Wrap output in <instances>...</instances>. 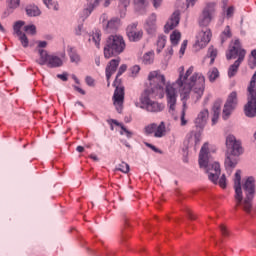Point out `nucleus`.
Masks as SVG:
<instances>
[{
  "mask_svg": "<svg viewBox=\"0 0 256 256\" xmlns=\"http://www.w3.org/2000/svg\"><path fill=\"white\" fill-rule=\"evenodd\" d=\"M185 67L179 68V77L176 80V85L179 87L180 97L183 100V107H187V99L192 95L195 101H199L203 94L205 93V76L201 73H194V68L191 66L187 69L186 73Z\"/></svg>",
  "mask_w": 256,
  "mask_h": 256,
  "instance_id": "obj_1",
  "label": "nucleus"
},
{
  "mask_svg": "<svg viewBox=\"0 0 256 256\" xmlns=\"http://www.w3.org/2000/svg\"><path fill=\"white\" fill-rule=\"evenodd\" d=\"M234 189L235 208L251 213L255 198V178L248 177L241 188V170H237L234 175Z\"/></svg>",
  "mask_w": 256,
  "mask_h": 256,
  "instance_id": "obj_2",
  "label": "nucleus"
},
{
  "mask_svg": "<svg viewBox=\"0 0 256 256\" xmlns=\"http://www.w3.org/2000/svg\"><path fill=\"white\" fill-rule=\"evenodd\" d=\"M198 161L200 168L205 169L208 174L209 181L214 183V185L218 184L221 189L227 188V177L225 174H222L219 179V175H221V165L219 162H213V158L209 153V143H204L201 147Z\"/></svg>",
  "mask_w": 256,
  "mask_h": 256,
  "instance_id": "obj_3",
  "label": "nucleus"
},
{
  "mask_svg": "<svg viewBox=\"0 0 256 256\" xmlns=\"http://www.w3.org/2000/svg\"><path fill=\"white\" fill-rule=\"evenodd\" d=\"M245 55L247 51L243 49L241 41L239 39H234L230 42L228 51L226 52V59L231 61V59H237L228 69V77H235L239 71L241 63L245 61Z\"/></svg>",
  "mask_w": 256,
  "mask_h": 256,
  "instance_id": "obj_4",
  "label": "nucleus"
},
{
  "mask_svg": "<svg viewBox=\"0 0 256 256\" xmlns=\"http://www.w3.org/2000/svg\"><path fill=\"white\" fill-rule=\"evenodd\" d=\"M226 159L224 165L226 169H235L237 166V159L233 157H239L243 155V146H241V141L237 140L235 136L228 135L226 137Z\"/></svg>",
  "mask_w": 256,
  "mask_h": 256,
  "instance_id": "obj_5",
  "label": "nucleus"
},
{
  "mask_svg": "<svg viewBox=\"0 0 256 256\" xmlns=\"http://www.w3.org/2000/svg\"><path fill=\"white\" fill-rule=\"evenodd\" d=\"M127 44L125 39L121 35H111L106 40L104 46V57L105 59H111V57H117L125 51Z\"/></svg>",
  "mask_w": 256,
  "mask_h": 256,
  "instance_id": "obj_6",
  "label": "nucleus"
},
{
  "mask_svg": "<svg viewBox=\"0 0 256 256\" xmlns=\"http://www.w3.org/2000/svg\"><path fill=\"white\" fill-rule=\"evenodd\" d=\"M125 71H127V66L126 64H122L119 67L116 78L113 82V87L116 88L112 97V101L118 113L123 111V103H125V87L121 86V80L119 79V77L123 75Z\"/></svg>",
  "mask_w": 256,
  "mask_h": 256,
  "instance_id": "obj_7",
  "label": "nucleus"
},
{
  "mask_svg": "<svg viewBox=\"0 0 256 256\" xmlns=\"http://www.w3.org/2000/svg\"><path fill=\"white\" fill-rule=\"evenodd\" d=\"M217 11V3L208 2L205 4L202 12L198 17V24L200 27H209L213 19H215V13Z\"/></svg>",
  "mask_w": 256,
  "mask_h": 256,
  "instance_id": "obj_8",
  "label": "nucleus"
},
{
  "mask_svg": "<svg viewBox=\"0 0 256 256\" xmlns=\"http://www.w3.org/2000/svg\"><path fill=\"white\" fill-rule=\"evenodd\" d=\"M141 109H146L149 113H161L165 109V105L157 101L151 100L147 93H144L140 97Z\"/></svg>",
  "mask_w": 256,
  "mask_h": 256,
  "instance_id": "obj_9",
  "label": "nucleus"
},
{
  "mask_svg": "<svg viewBox=\"0 0 256 256\" xmlns=\"http://www.w3.org/2000/svg\"><path fill=\"white\" fill-rule=\"evenodd\" d=\"M152 93H161L165 87V76L159 71L150 72L148 75Z\"/></svg>",
  "mask_w": 256,
  "mask_h": 256,
  "instance_id": "obj_10",
  "label": "nucleus"
},
{
  "mask_svg": "<svg viewBox=\"0 0 256 256\" xmlns=\"http://www.w3.org/2000/svg\"><path fill=\"white\" fill-rule=\"evenodd\" d=\"M144 133L145 135H153L156 139H161V137L167 135V127L163 121L159 125L151 123L144 127Z\"/></svg>",
  "mask_w": 256,
  "mask_h": 256,
  "instance_id": "obj_11",
  "label": "nucleus"
},
{
  "mask_svg": "<svg viewBox=\"0 0 256 256\" xmlns=\"http://www.w3.org/2000/svg\"><path fill=\"white\" fill-rule=\"evenodd\" d=\"M211 37H213V34L211 33V29L209 28L203 29L196 36V43L194 47H196V49H205V47L209 45L211 41Z\"/></svg>",
  "mask_w": 256,
  "mask_h": 256,
  "instance_id": "obj_12",
  "label": "nucleus"
},
{
  "mask_svg": "<svg viewBox=\"0 0 256 256\" xmlns=\"http://www.w3.org/2000/svg\"><path fill=\"white\" fill-rule=\"evenodd\" d=\"M237 107V92H232L224 105L223 109V119L227 121L229 117H231V114L233 111H235V108Z\"/></svg>",
  "mask_w": 256,
  "mask_h": 256,
  "instance_id": "obj_13",
  "label": "nucleus"
},
{
  "mask_svg": "<svg viewBox=\"0 0 256 256\" xmlns=\"http://www.w3.org/2000/svg\"><path fill=\"white\" fill-rule=\"evenodd\" d=\"M177 89H175V84H167L166 85V99L167 106L170 111H175V107L177 105Z\"/></svg>",
  "mask_w": 256,
  "mask_h": 256,
  "instance_id": "obj_14",
  "label": "nucleus"
},
{
  "mask_svg": "<svg viewBox=\"0 0 256 256\" xmlns=\"http://www.w3.org/2000/svg\"><path fill=\"white\" fill-rule=\"evenodd\" d=\"M137 25V23H132L127 27L126 33L129 41L137 42L143 39V30L137 28Z\"/></svg>",
  "mask_w": 256,
  "mask_h": 256,
  "instance_id": "obj_15",
  "label": "nucleus"
},
{
  "mask_svg": "<svg viewBox=\"0 0 256 256\" xmlns=\"http://www.w3.org/2000/svg\"><path fill=\"white\" fill-rule=\"evenodd\" d=\"M119 63H121V58L112 59L106 66V79H107V87H111L110 79L117 71V67H119Z\"/></svg>",
  "mask_w": 256,
  "mask_h": 256,
  "instance_id": "obj_16",
  "label": "nucleus"
},
{
  "mask_svg": "<svg viewBox=\"0 0 256 256\" xmlns=\"http://www.w3.org/2000/svg\"><path fill=\"white\" fill-rule=\"evenodd\" d=\"M179 11H175L170 19L167 21L166 25L164 26L165 33H169V31H173L177 25H179Z\"/></svg>",
  "mask_w": 256,
  "mask_h": 256,
  "instance_id": "obj_17",
  "label": "nucleus"
},
{
  "mask_svg": "<svg viewBox=\"0 0 256 256\" xmlns=\"http://www.w3.org/2000/svg\"><path fill=\"white\" fill-rule=\"evenodd\" d=\"M209 119V110L204 109L200 111L197 118L195 119V125L196 127H199V129H203L205 125H207V120Z\"/></svg>",
  "mask_w": 256,
  "mask_h": 256,
  "instance_id": "obj_18",
  "label": "nucleus"
},
{
  "mask_svg": "<svg viewBox=\"0 0 256 256\" xmlns=\"http://www.w3.org/2000/svg\"><path fill=\"white\" fill-rule=\"evenodd\" d=\"M156 21L157 16L155 14H152L146 21L145 29L149 35H153L157 31V24H155Z\"/></svg>",
  "mask_w": 256,
  "mask_h": 256,
  "instance_id": "obj_19",
  "label": "nucleus"
},
{
  "mask_svg": "<svg viewBox=\"0 0 256 256\" xmlns=\"http://www.w3.org/2000/svg\"><path fill=\"white\" fill-rule=\"evenodd\" d=\"M68 56L70 57L71 63H81V55L77 52L74 47L68 46Z\"/></svg>",
  "mask_w": 256,
  "mask_h": 256,
  "instance_id": "obj_20",
  "label": "nucleus"
},
{
  "mask_svg": "<svg viewBox=\"0 0 256 256\" xmlns=\"http://www.w3.org/2000/svg\"><path fill=\"white\" fill-rule=\"evenodd\" d=\"M46 65H48V67H50L51 69L61 67L63 65V60H61L59 56L50 55Z\"/></svg>",
  "mask_w": 256,
  "mask_h": 256,
  "instance_id": "obj_21",
  "label": "nucleus"
},
{
  "mask_svg": "<svg viewBox=\"0 0 256 256\" xmlns=\"http://www.w3.org/2000/svg\"><path fill=\"white\" fill-rule=\"evenodd\" d=\"M108 123H113V125H116V127H120L122 131L120 132V135H125L128 139H131L133 137V132L129 131L122 123H119L115 119H111L108 121Z\"/></svg>",
  "mask_w": 256,
  "mask_h": 256,
  "instance_id": "obj_22",
  "label": "nucleus"
},
{
  "mask_svg": "<svg viewBox=\"0 0 256 256\" xmlns=\"http://www.w3.org/2000/svg\"><path fill=\"white\" fill-rule=\"evenodd\" d=\"M99 3H101V0H95L92 3H89L83 10L84 17H89V15L99 7Z\"/></svg>",
  "mask_w": 256,
  "mask_h": 256,
  "instance_id": "obj_23",
  "label": "nucleus"
},
{
  "mask_svg": "<svg viewBox=\"0 0 256 256\" xmlns=\"http://www.w3.org/2000/svg\"><path fill=\"white\" fill-rule=\"evenodd\" d=\"M38 54L40 57L38 60H36L38 65H47V63L49 61V57H51V55H49V53H47V50L38 49Z\"/></svg>",
  "mask_w": 256,
  "mask_h": 256,
  "instance_id": "obj_24",
  "label": "nucleus"
},
{
  "mask_svg": "<svg viewBox=\"0 0 256 256\" xmlns=\"http://www.w3.org/2000/svg\"><path fill=\"white\" fill-rule=\"evenodd\" d=\"M120 26H121V19L112 18L110 21L107 22L106 29H109L110 31H115L119 29Z\"/></svg>",
  "mask_w": 256,
  "mask_h": 256,
  "instance_id": "obj_25",
  "label": "nucleus"
},
{
  "mask_svg": "<svg viewBox=\"0 0 256 256\" xmlns=\"http://www.w3.org/2000/svg\"><path fill=\"white\" fill-rule=\"evenodd\" d=\"M89 41H92V43H94V45L99 49V46L101 45V31L96 30L93 32Z\"/></svg>",
  "mask_w": 256,
  "mask_h": 256,
  "instance_id": "obj_26",
  "label": "nucleus"
},
{
  "mask_svg": "<svg viewBox=\"0 0 256 256\" xmlns=\"http://www.w3.org/2000/svg\"><path fill=\"white\" fill-rule=\"evenodd\" d=\"M233 37V33L231 32V27L226 26L222 33L220 34L221 43H225L227 39H231Z\"/></svg>",
  "mask_w": 256,
  "mask_h": 256,
  "instance_id": "obj_27",
  "label": "nucleus"
},
{
  "mask_svg": "<svg viewBox=\"0 0 256 256\" xmlns=\"http://www.w3.org/2000/svg\"><path fill=\"white\" fill-rule=\"evenodd\" d=\"M217 49L213 46L208 48L207 56L206 58L210 59V65H213L215 63V59H217Z\"/></svg>",
  "mask_w": 256,
  "mask_h": 256,
  "instance_id": "obj_28",
  "label": "nucleus"
},
{
  "mask_svg": "<svg viewBox=\"0 0 256 256\" xmlns=\"http://www.w3.org/2000/svg\"><path fill=\"white\" fill-rule=\"evenodd\" d=\"M170 41L173 47L179 45V41H181V32L174 30L170 35Z\"/></svg>",
  "mask_w": 256,
  "mask_h": 256,
  "instance_id": "obj_29",
  "label": "nucleus"
},
{
  "mask_svg": "<svg viewBox=\"0 0 256 256\" xmlns=\"http://www.w3.org/2000/svg\"><path fill=\"white\" fill-rule=\"evenodd\" d=\"M26 13L28 17H39V15H41V11L37 6H28L26 8Z\"/></svg>",
  "mask_w": 256,
  "mask_h": 256,
  "instance_id": "obj_30",
  "label": "nucleus"
},
{
  "mask_svg": "<svg viewBox=\"0 0 256 256\" xmlns=\"http://www.w3.org/2000/svg\"><path fill=\"white\" fill-rule=\"evenodd\" d=\"M165 43H167V37L163 35L159 36L157 40V53L165 49Z\"/></svg>",
  "mask_w": 256,
  "mask_h": 256,
  "instance_id": "obj_31",
  "label": "nucleus"
},
{
  "mask_svg": "<svg viewBox=\"0 0 256 256\" xmlns=\"http://www.w3.org/2000/svg\"><path fill=\"white\" fill-rule=\"evenodd\" d=\"M155 59V53L153 52H147L146 54H144L143 56V63L145 65H151V63H153V60Z\"/></svg>",
  "mask_w": 256,
  "mask_h": 256,
  "instance_id": "obj_32",
  "label": "nucleus"
},
{
  "mask_svg": "<svg viewBox=\"0 0 256 256\" xmlns=\"http://www.w3.org/2000/svg\"><path fill=\"white\" fill-rule=\"evenodd\" d=\"M44 5L48 9H53L54 11H59V4L53 0H43Z\"/></svg>",
  "mask_w": 256,
  "mask_h": 256,
  "instance_id": "obj_33",
  "label": "nucleus"
},
{
  "mask_svg": "<svg viewBox=\"0 0 256 256\" xmlns=\"http://www.w3.org/2000/svg\"><path fill=\"white\" fill-rule=\"evenodd\" d=\"M217 77H219V70L217 68H212L211 70H209L208 72L209 81L213 83V81H215Z\"/></svg>",
  "mask_w": 256,
  "mask_h": 256,
  "instance_id": "obj_34",
  "label": "nucleus"
},
{
  "mask_svg": "<svg viewBox=\"0 0 256 256\" xmlns=\"http://www.w3.org/2000/svg\"><path fill=\"white\" fill-rule=\"evenodd\" d=\"M223 104V101L221 100H216L214 102V105L212 107V111L214 114L221 115V105Z\"/></svg>",
  "mask_w": 256,
  "mask_h": 256,
  "instance_id": "obj_35",
  "label": "nucleus"
},
{
  "mask_svg": "<svg viewBox=\"0 0 256 256\" xmlns=\"http://www.w3.org/2000/svg\"><path fill=\"white\" fill-rule=\"evenodd\" d=\"M116 171H121V173H129L130 171L129 164L125 162L120 163L116 168Z\"/></svg>",
  "mask_w": 256,
  "mask_h": 256,
  "instance_id": "obj_36",
  "label": "nucleus"
},
{
  "mask_svg": "<svg viewBox=\"0 0 256 256\" xmlns=\"http://www.w3.org/2000/svg\"><path fill=\"white\" fill-rule=\"evenodd\" d=\"M23 25H25V22L17 21L13 26L14 33H16L17 35L23 34V32H21V27H23Z\"/></svg>",
  "mask_w": 256,
  "mask_h": 256,
  "instance_id": "obj_37",
  "label": "nucleus"
},
{
  "mask_svg": "<svg viewBox=\"0 0 256 256\" xmlns=\"http://www.w3.org/2000/svg\"><path fill=\"white\" fill-rule=\"evenodd\" d=\"M18 37H19V41L23 47H25V48L29 47V38H27V35L22 33L21 35H18Z\"/></svg>",
  "mask_w": 256,
  "mask_h": 256,
  "instance_id": "obj_38",
  "label": "nucleus"
},
{
  "mask_svg": "<svg viewBox=\"0 0 256 256\" xmlns=\"http://www.w3.org/2000/svg\"><path fill=\"white\" fill-rule=\"evenodd\" d=\"M21 5V0H9L8 7L9 9H17Z\"/></svg>",
  "mask_w": 256,
  "mask_h": 256,
  "instance_id": "obj_39",
  "label": "nucleus"
},
{
  "mask_svg": "<svg viewBox=\"0 0 256 256\" xmlns=\"http://www.w3.org/2000/svg\"><path fill=\"white\" fill-rule=\"evenodd\" d=\"M24 31L30 33V35H35V33H37V27H35V25H27L24 27Z\"/></svg>",
  "mask_w": 256,
  "mask_h": 256,
  "instance_id": "obj_40",
  "label": "nucleus"
},
{
  "mask_svg": "<svg viewBox=\"0 0 256 256\" xmlns=\"http://www.w3.org/2000/svg\"><path fill=\"white\" fill-rule=\"evenodd\" d=\"M250 65H253V67H256V50L251 51V57L249 60Z\"/></svg>",
  "mask_w": 256,
  "mask_h": 256,
  "instance_id": "obj_41",
  "label": "nucleus"
},
{
  "mask_svg": "<svg viewBox=\"0 0 256 256\" xmlns=\"http://www.w3.org/2000/svg\"><path fill=\"white\" fill-rule=\"evenodd\" d=\"M131 75L132 77H136V75L141 71V67L139 65H134L131 69Z\"/></svg>",
  "mask_w": 256,
  "mask_h": 256,
  "instance_id": "obj_42",
  "label": "nucleus"
},
{
  "mask_svg": "<svg viewBox=\"0 0 256 256\" xmlns=\"http://www.w3.org/2000/svg\"><path fill=\"white\" fill-rule=\"evenodd\" d=\"M136 7H145L147 0H133Z\"/></svg>",
  "mask_w": 256,
  "mask_h": 256,
  "instance_id": "obj_43",
  "label": "nucleus"
},
{
  "mask_svg": "<svg viewBox=\"0 0 256 256\" xmlns=\"http://www.w3.org/2000/svg\"><path fill=\"white\" fill-rule=\"evenodd\" d=\"M233 13H235V8H233V6H230L226 11V17H228V19L233 17Z\"/></svg>",
  "mask_w": 256,
  "mask_h": 256,
  "instance_id": "obj_44",
  "label": "nucleus"
},
{
  "mask_svg": "<svg viewBox=\"0 0 256 256\" xmlns=\"http://www.w3.org/2000/svg\"><path fill=\"white\" fill-rule=\"evenodd\" d=\"M146 147H149V149H152V151H154V153H161V150H159V148L155 147V145L153 144H149V143H145Z\"/></svg>",
  "mask_w": 256,
  "mask_h": 256,
  "instance_id": "obj_45",
  "label": "nucleus"
},
{
  "mask_svg": "<svg viewBox=\"0 0 256 256\" xmlns=\"http://www.w3.org/2000/svg\"><path fill=\"white\" fill-rule=\"evenodd\" d=\"M86 83L89 85V87H93L95 85V80L91 76H87Z\"/></svg>",
  "mask_w": 256,
  "mask_h": 256,
  "instance_id": "obj_46",
  "label": "nucleus"
},
{
  "mask_svg": "<svg viewBox=\"0 0 256 256\" xmlns=\"http://www.w3.org/2000/svg\"><path fill=\"white\" fill-rule=\"evenodd\" d=\"M220 231H221L222 235H224V236L229 235V230L227 229V226H225V225L220 226Z\"/></svg>",
  "mask_w": 256,
  "mask_h": 256,
  "instance_id": "obj_47",
  "label": "nucleus"
},
{
  "mask_svg": "<svg viewBox=\"0 0 256 256\" xmlns=\"http://www.w3.org/2000/svg\"><path fill=\"white\" fill-rule=\"evenodd\" d=\"M185 49H187V40H184L181 45V48H180L181 55H185Z\"/></svg>",
  "mask_w": 256,
  "mask_h": 256,
  "instance_id": "obj_48",
  "label": "nucleus"
},
{
  "mask_svg": "<svg viewBox=\"0 0 256 256\" xmlns=\"http://www.w3.org/2000/svg\"><path fill=\"white\" fill-rule=\"evenodd\" d=\"M219 115H220V114H215V113H213L212 125H216L217 121H219Z\"/></svg>",
  "mask_w": 256,
  "mask_h": 256,
  "instance_id": "obj_49",
  "label": "nucleus"
},
{
  "mask_svg": "<svg viewBox=\"0 0 256 256\" xmlns=\"http://www.w3.org/2000/svg\"><path fill=\"white\" fill-rule=\"evenodd\" d=\"M58 79H61V81H67V73H63V74H58L57 75Z\"/></svg>",
  "mask_w": 256,
  "mask_h": 256,
  "instance_id": "obj_50",
  "label": "nucleus"
},
{
  "mask_svg": "<svg viewBox=\"0 0 256 256\" xmlns=\"http://www.w3.org/2000/svg\"><path fill=\"white\" fill-rule=\"evenodd\" d=\"M181 125H187V120H185V110L182 111Z\"/></svg>",
  "mask_w": 256,
  "mask_h": 256,
  "instance_id": "obj_51",
  "label": "nucleus"
},
{
  "mask_svg": "<svg viewBox=\"0 0 256 256\" xmlns=\"http://www.w3.org/2000/svg\"><path fill=\"white\" fill-rule=\"evenodd\" d=\"M38 47L40 49H45V47H47V41H40V42H38Z\"/></svg>",
  "mask_w": 256,
  "mask_h": 256,
  "instance_id": "obj_52",
  "label": "nucleus"
},
{
  "mask_svg": "<svg viewBox=\"0 0 256 256\" xmlns=\"http://www.w3.org/2000/svg\"><path fill=\"white\" fill-rule=\"evenodd\" d=\"M81 31H83V25H78L76 30H75V34L76 35H81Z\"/></svg>",
  "mask_w": 256,
  "mask_h": 256,
  "instance_id": "obj_53",
  "label": "nucleus"
},
{
  "mask_svg": "<svg viewBox=\"0 0 256 256\" xmlns=\"http://www.w3.org/2000/svg\"><path fill=\"white\" fill-rule=\"evenodd\" d=\"M197 0H187V7H194Z\"/></svg>",
  "mask_w": 256,
  "mask_h": 256,
  "instance_id": "obj_54",
  "label": "nucleus"
},
{
  "mask_svg": "<svg viewBox=\"0 0 256 256\" xmlns=\"http://www.w3.org/2000/svg\"><path fill=\"white\" fill-rule=\"evenodd\" d=\"M161 1H163V0H153V5H154L155 9H157L158 7L161 6Z\"/></svg>",
  "mask_w": 256,
  "mask_h": 256,
  "instance_id": "obj_55",
  "label": "nucleus"
},
{
  "mask_svg": "<svg viewBox=\"0 0 256 256\" xmlns=\"http://www.w3.org/2000/svg\"><path fill=\"white\" fill-rule=\"evenodd\" d=\"M75 91H78V93H80L81 95H85V90L81 89L78 86H74Z\"/></svg>",
  "mask_w": 256,
  "mask_h": 256,
  "instance_id": "obj_56",
  "label": "nucleus"
},
{
  "mask_svg": "<svg viewBox=\"0 0 256 256\" xmlns=\"http://www.w3.org/2000/svg\"><path fill=\"white\" fill-rule=\"evenodd\" d=\"M188 217L189 219H191L192 221L195 220L197 217L195 216V214L191 211L188 212Z\"/></svg>",
  "mask_w": 256,
  "mask_h": 256,
  "instance_id": "obj_57",
  "label": "nucleus"
},
{
  "mask_svg": "<svg viewBox=\"0 0 256 256\" xmlns=\"http://www.w3.org/2000/svg\"><path fill=\"white\" fill-rule=\"evenodd\" d=\"M76 151H78V153H83V151H85V148L83 146H77Z\"/></svg>",
  "mask_w": 256,
  "mask_h": 256,
  "instance_id": "obj_58",
  "label": "nucleus"
},
{
  "mask_svg": "<svg viewBox=\"0 0 256 256\" xmlns=\"http://www.w3.org/2000/svg\"><path fill=\"white\" fill-rule=\"evenodd\" d=\"M95 63H96V65H97V67H99V65H101V58L96 57V58H95Z\"/></svg>",
  "mask_w": 256,
  "mask_h": 256,
  "instance_id": "obj_59",
  "label": "nucleus"
},
{
  "mask_svg": "<svg viewBox=\"0 0 256 256\" xmlns=\"http://www.w3.org/2000/svg\"><path fill=\"white\" fill-rule=\"evenodd\" d=\"M167 55H169L170 57H171V55H173V48L167 49Z\"/></svg>",
  "mask_w": 256,
  "mask_h": 256,
  "instance_id": "obj_60",
  "label": "nucleus"
},
{
  "mask_svg": "<svg viewBox=\"0 0 256 256\" xmlns=\"http://www.w3.org/2000/svg\"><path fill=\"white\" fill-rule=\"evenodd\" d=\"M72 79H74L75 83L79 84V78L77 76H72Z\"/></svg>",
  "mask_w": 256,
  "mask_h": 256,
  "instance_id": "obj_61",
  "label": "nucleus"
},
{
  "mask_svg": "<svg viewBox=\"0 0 256 256\" xmlns=\"http://www.w3.org/2000/svg\"><path fill=\"white\" fill-rule=\"evenodd\" d=\"M114 255H115V252H113V251L108 252V253L106 254V256H114Z\"/></svg>",
  "mask_w": 256,
  "mask_h": 256,
  "instance_id": "obj_62",
  "label": "nucleus"
},
{
  "mask_svg": "<svg viewBox=\"0 0 256 256\" xmlns=\"http://www.w3.org/2000/svg\"><path fill=\"white\" fill-rule=\"evenodd\" d=\"M109 5H110L109 0H106L105 3H104V7H109Z\"/></svg>",
  "mask_w": 256,
  "mask_h": 256,
  "instance_id": "obj_63",
  "label": "nucleus"
},
{
  "mask_svg": "<svg viewBox=\"0 0 256 256\" xmlns=\"http://www.w3.org/2000/svg\"><path fill=\"white\" fill-rule=\"evenodd\" d=\"M91 159H94V161L98 160L97 156H91Z\"/></svg>",
  "mask_w": 256,
  "mask_h": 256,
  "instance_id": "obj_64",
  "label": "nucleus"
}]
</instances>
